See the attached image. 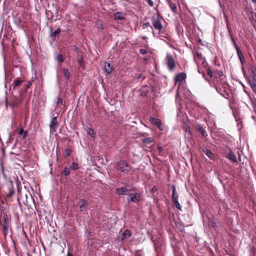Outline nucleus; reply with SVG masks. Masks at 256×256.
<instances>
[{"mask_svg":"<svg viewBox=\"0 0 256 256\" xmlns=\"http://www.w3.org/2000/svg\"><path fill=\"white\" fill-rule=\"evenodd\" d=\"M163 20V18L159 14H154L151 18L153 30L158 31V34L164 32V28L162 23Z\"/></svg>","mask_w":256,"mask_h":256,"instance_id":"1","label":"nucleus"},{"mask_svg":"<svg viewBox=\"0 0 256 256\" xmlns=\"http://www.w3.org/2000/svg\"><path fill=\"white\" fill-rule=\"evenodd\" d=\"M0 222H4L2 225V232L4 236H6L8 232V227L6 225V221L8 220L7 215L2 209H0Z\"/></svg>","mask_w":256,"mask_h":256,"instance_id":"2","label":"nucleus"},{"mask_svg":"<svg viewBox=\"0 0 256 256\" xmlns=\"http://www.w3.org/2000/svg\"><path fill=\"white\" fill-rule=\"evenodd\" d=\"M165 62L168 69L172 72L176 68V62L173 56L170 54H166Z\"/></svg>","mask_w":256,"mask_h":256,"instance_id":"3","label":"nucleus"},{"mask_svg":"<svg viewBox=\"0 0 256 256\" xmlns=\"http://www.w3.org/2000/svg\"><path fill=\"white\" fill-rule=\"evenodd\" d=\"M116 168L121 172L126 174L130 171V166L126 161L120 160L118 162Z\"/></svg>","mask_w":256,"mask_h":256,"instance_id":"4","label":"nucleus"},{"mask_svg":"<svg viewBox=\"0 0 256 256\" xmlns=\"http://www.w3.org/2000/svg\"><path fill=\"white\" fill-rule=\"evenodd\" d=\"M255 70L256 69L254 68H252V74L248 78V82L250 83L253 91L256 93V80L255 78L256 74L254 72Z\"/></svg>","mask_w":256,"mask_h":256,"instance_id":"5","label":"nucleus"},{"mask_svg":"<svg viewBox=\"0 0 256 256\" xmlns=\"http://www.w3.org/2000/svg\"><path fill=\"white\" fill-rule=\"evenodd\" d=\"M130 198H128L127 200L128 203L130 202L138 203L140 200V194L138 192L134 194H128Z\"/></svg>","mask_w":256,"mask_h":256,"instance_id":"6","label":"nucleus"},{"mask_svg":"<svg viewBox=\"0 0 256 256\" xmlns=\"http://www.w3.org/2000/svg\"><path fill=\"white\" fill-rule=\"evenodd\" d=\"M58 126V117L54 116L50 120V132H56L57 128Z\"/></svg>","mask_w":256,"mask_h":256,"instance_id":"7","label":"nucleus"},{"mask_svg":"<svg viewBox=\"0 0 256 256\" xmlns=\"http://www.w3.org/2000/svg\"><path fill=\"white\" fill-rule=\"evenodd\" d=\"M150 121L152 124L156 126L160 130H163V126L160 119L151 117Z\"/></svg>","mask_w":256,"mask_h":256,"instance_id":"8","label":"nucleus"},{"mask_svg":"<svg viewBox=\"0 0 256 256\" xmlns=\"http://www.w3.org/2000/svg\"><path fill=\"white\" fill-rule=\"evenodd\" d=\"M186 75L184 72H180L176 75L174 80L176 83L182 82L186 79Z\"/></svg>","mask_w":256,"mask_h":256,"instance_id":"9","label":"nucleus"},{"mask_svg":"<svg viewBox=\"0 0 256 256\" xmlns=\"http://www.w3.org/2000/svg\"><path fill=\"white\" fill-rule=\"evenodd\" d=\"M232 42H234V44L235 48L236 50L237 54L238 56V58L241 62L242 63H243L245 61V59L244 58V56H243V54L240 50V48L238 47V46L236 45V42L234 40L233 38H232Z\"/></svg>","mask_w":256,"mask_h":256,"instance_id":"10","label":"nucleus"},{"mask_svg":"<svg viewBox=\"0 0 256 256\" xmlns=\"http://www.w3.org/2000/svg\"><path fill=\"white\" fill-rule=\"evenodd\" d=\"M202 152L204 153L207 156H208L210 160H214L215 156L214 154L208 149L206 148H202Z\"/></svg>","mask_w":256,"mask_h":256,"instance_id":"11","label":"nucleus"},{"mask_svg":"<svg viewBox=\"0 0 256 256\" xmlns=\"http://www.w3.org/2000/svg\"><path fill=\"white\" fill-rule=\"evenodd\" d=\"M15 193V190L12 184H10L8 186V192L6 193V198H10Z\"/></svg>","mask_w":256,"mask_h":256,"instance_id":"12","label":"nucleus"},{"mask_svg":"<svg viewBox=\"0 0 256 256\" xmlns=\"http://www.w3.org/2000/svg\"><path fill=\"white\" fill-rule=\"evenodd\" d=\"M126 14L121 12H116L114 14V20H123L126 18Z\"/></svg>","mask_w":256,"mask_h":256,"instance_id":"13","label":"nucleus"},{"mask_svg":"<svg viewBox=\"0 0 256 256\" xmlns=\"http://www.w3.org/2000/svg\"><path fill=\"white\" fill-rule=\"evenodd\" d=\"M128 190L126 188L122 187L117 188L116 192L118 195H128Z\"/></svg>","mask_w":256,"mask_h":256,"instance_id":"14","label":"nucleus"},{"mask_svg":"<svg viewBox=\"0 0 256 256\" xmlns=\"http://www.w3.org/2000/svg\"><path fill=\"white\" fill-rule=\"evenodd\" d=\"M23 80H20L19 78L15 79L12 84V88L16 90L17 87L20 86Z\"/></svg>","mask_w":256,"mask_h":256,"instance_id":"15","label":"nucleus"},{"mask_svg":"<svg viewBox=\"0 0 256 256\" xmlns=\"http://www.w3.org/2000/svg\"><path fill=\"white\" fill-rule=\"evenodd\" d=\"M196 130L200 133V134L206 137L208 136V134L206 130L201 126L200 124H198L196 126Z\"/></svg>","mask_w":256,"mask_h":256,"instance_id":"16","label":"nucleus"},{"mask_svg":"<svg viewBox=\"0 0 256 256\" xmlns=\"http://www.w3.org/2000/svg\"><path fill=\"white\" fill-rule=\"evenodd\" d=\"M142 28L144 30H147L148 32H152L154 34V30H153L152 26L150 24L149 22L143 24Z\"/></svg>","mask_w":256,"mask_h":256,"instance_id":"17","label":"nucleus"},{"mask_svg":"<svg viewBox=\"0 0 256 256\" xmlns=\"http://www.w3.org/2000/svg\"><path fill=\"white\" fill-rule=\"evenodd\" d=\"M132 232L128 230H126L122 234L121 240L129 238L132 236Z\"/></svg>","mask_w":256,"mask_h":256,"instance_id":"18","label":"nucleus"},{"mask_svg":"<svg viewBox=\"0 0 256 256\" xmlns=\"http://www.w3.org/2000/svg\"><path fill=\"white\" fill-rule=\"evenodd\" d=\"M226 158H228L230 160L232 161L233 162H237L235 154L231 150L230 151V152L226 156Z\"/></svg>","mask_w":256,"mask_h":256,"instance_id":"19","label":"nucleus"},{"mask_svg":"<svg viewBox=\"0 0 256 256\" xmlns=\"http://www.w3.org/2000/svg\"><path fill=\"white\" fill-rule=\"evenodd\" d=\"M104 68L106 72L108 74H110L112 70V66L110 63L105 62Z\"/></svg>","mask_w":256,"mask_h":256,"instance_id":"20","label":"nucleus"},{"mask_svg":"<svg viewBox=\"0 0 256 256\" xmlns=\"http://www.w3.org/2000/svg\"><path fill=\"white\" fill-rule=\"evenodd\" d=\"M172 200H178V194L176 192V188L175 186H172Z\"/></svg>","mask_w":256,"mask_h":256,"instance_id":"21","label":"nucleus"},{"mask_svg":"<svg viewBox=\"0 0 256 256\" xmlns=\"http://www.w3.org/2000/svg\"><path fill=\"white\" fill-rule=\"evenodd\" d=\"M170 7L171 10L174 13L176 12L177 6L176 3L172 2H168Z\"/></svg>","mask_w":256,"mask_h":256,"instance_id":"22","label":"nucleus"},{"mask_svg":"<svg viewBox=\"0 0 256 256\" xmlns=\"http://www.w3.org/2000/svg\"><path fill=\"white\" fill-rule=\"evenodd\" d=\"M154 138L152 137L145 138L142 139V142L146 144H150L154 142Z\"/></svg>","mask_w":256,"mask_h":256,"instance_id":"23","label":"nucleus"},{"mask_svg":"<svg viewBox=\"0 0 256 256\" xmlns=\"http://www.w3.org/2000/svg\"><path fill=\"white\" fill-rule=\"evenodd\" d=\"M60 29L58 28L56 30L52 32L51 36L53 38H56L60 34Z\"/></svg>","mask_w":256,"mask_h":256,"instance_id":"24","label":"nucleus"},{"mask_svg":"<svg viewBox=\"0 0 256 256\" xmlns=\"http://www.w3.org/2000/svg\"><path fill=\"white\" fill-rule=\"evenodd\" d=\"M63 74L66 80H68L70 78V73L67 69L64 68L63 70Z\"/></svg>","mask_w":256,"mask_h":256,"instance_id":"25","label":"nucleus"},{"mask_svg":"<svg viewBox=\"0 0 256 256\" xmlns=\"http://www.w3.org/2000/svg\"><path fill=\"white\" fill-rule=\"evenodd\" d=\"M18 134L20 136H22L23 138H25L27 134V132H24L23 128H21L18 132Z\"/></svg>","mask_w":256,"mask_h":256,"instance_id":"26","label":"nucleus"},{"mask_svg":"<svg viewBox=\"0 0 256 256\" xmlns=\"http://www.w3.org/2000/svg\"><path fill=\"white\" fill-rule=\"evenodd\" d=\"M88 133L90 136L92 138H95L96 132L92 128H90L88 131Z\"/></svg>","mask_w":256,"mask_h":256,"instance_id":"27","label":"nucleus"},{"mask_svg":"<svg viewBox=\"0 0 256 256\" xmlns=\"http://www.w3.org/2000/svg\"><path fill=\"white\" fill-rule=\"evenodd\" d=\"M172 202H174L175 206L178 210H182V206L178 202V200H172Z\"/></svg>","mask_w":256,"mask_h":256,"instance_id":"28","label":"nucleus"},{"mask_svg":"<svg viewBox=\"0 0 256 256\" xmlns=\"http://www.w3.org/2000/svg\"><path fill=\"white\" fill-rule=\"evenodd\" d=\"M134 78H136L138 80L141 79L142 80L145 78V76L142 74L140 73L135 75Z\"/></svg>","mask_w":256,"mask_h":256,"instance_id":"29","label":"nucleus"},{"mask_svg":"<svg viewBox=\"0 0 256 256\" xmlns=\"http://www.w3.org/2000/svg\"><path fill=\"white\" fill-rule=\"evenodd\" d=\"M56 60L58 62H62L64 61V58L62 55L60 54L57 55L56 57Z\"/></svg>","mask_w":256,"mask_h":256,"instance_id":"30","label":"nucleus"},{"mask_svg":"<svg viewBox=\"0 0 256 256\" xmlns=\"http://www.w3.org/2000/svg\"><path fill=\"white\" fill-rule=\"evenodd\" d=\"M88 202L84 199H80L79 201V206H86Z\"/></svg>","mask_w":256,"mask_h":256,"instance_id":"31","label":"nucleus"},{"mask_svg":"<svg viewBox=\"0 0 256 256\" xmlns=\"http://www.w3.org/2000/svg\"><path fill=\"white\" fill-rule=\"evenodd\" d=\"M72 152V150L70 148H66L65 150V152L64 154V156L65 158H67L68 156Z\"/></svg>","mask_w":256,"mask_h":256,"instance_id":"32","label":"nucleus"},{"mask_svg":"<svg viewBox=\"0 0 256 256\" xmlns=\"http://www.w3.org/2000/svg\"><path fill=\"white\" fill-rule=\"evenodd\" d=\"M70 169L75 170L78 168V164L73 162L70 166Z\"/></svg>","mask_w":256,"mask_h":256,"instance_id":"33","label":"nucleus"},{"mask_svg":"<svg viewBox=\"0 0 256 256\" xmlns=\"http://www.w3.org/2000/svg\"><path fill=\"white\" fill-rule=\"evenodd\" d=\"M62 173L65 176H67L69 175L70 174V168H66L64 169Z\"/></svg>","mask_w":256,"mask_h":256,"instance_id":"34","label":"nucleus"},{"mask_svg":"<svg viewBox=\"0 0 256 256\" xmlns=\"http://www.w3.org/2000/svg\"><path fill=\"white\" fill-rule=\"evenodd\" d=\"M250 98V100H251V104H252V106L253 108V110H254V112H256V104L255 102L252 98L251 97Z\"/></svg>","mask_w":256,"mask_h":256,"instance_id":"35","label":"nucleus"},{"mask_svg":"<svg viewBox=\"0 0 256 256\" xmlns=\"http://www.w3.org/2000/svg\"><path fill=\"white\" fill-rule=\"evenodd\" d=\"M46 14L48 19H51L52 18V14L50 10H46Z\"/></svg>","mask_w":256,"mask_h":256,"instance_id":"36","label":"nucleus"},{"mask_svg":"<svg viewBox=\"0 0 256 256\" xmlns=\"http://www.w3.org/2000/svg\"><path fill=\"white\" fill-rule=\"evenodd\" d=\"M32 82L28 81L26 84H25V88H24V91L26 92L28 89L30 88V86H32Z\"/></svg>","mask_w":256,"mask_h":256,"instance_id":"37","label":"nucleus"},{"mask_svg":"<svg viewBox=\"0 0 256 256\" xmlns=\"http://www.w3.org/2000/svg\"><path fill=\"white\" fill-rule=\"evenodd\" d=\"M207 74H208L210 77L212 78V70H211V69L210 68H208V69H207Z\"/></svg>","mask_w":256,"mask_h":256,"instance_id":"38","label":"nucleus"},{"mask_svg":"<svg viewBox=\"0 0 256 256\" xmlns=\"http://www.w3.org/2000/svg\"><path fill=\"white\" fill-rule=\"evenodd\" d=\"M186 132H187L190 136H192V133L190 130V127L186 126L185 130Z\"/></svg>","mask_w":256,"mask_h":256,"instance_id":"39","label":"nucleus"},{"mask_svg":"<svg viewBox=\"0 0 256 256\" xmlns=\"http://www.w3.org/2000/svg\"><path fill=\"white\" fill-rule=\"evenodd\" d=\"M140 52L142 54H145L147 53V50L144 48H141L140 50Z\"/></svg>","mask_w":256,"mask_h":256,"instance_id":"40","label":"nucleus"},{"mask_svg":"<svg viewBox=\"0 0 256 256\" xmlns=\"http://www.w3.org/2000/svg\"><path fill=\"white\" fill-rule=\"evenodd\" d=\"M56 103H57L58 105L62 104V98L58 97V102H57Z\"/></svg>","mask_w":256,"mask_h":256,"instance_id":"41","label":"nucleus"},{"mask_svg":"<svg viewBox=\"0 0 256 256\" xmlns=\"http://www.w3.org/2000/svg\"><path fill=\"white\" fill-rule=\"evenodd\" d=\"M78 62L80 66L83 67V65H84L83 58H81L80 60H79L78 61Z\"/></svg>","mask_w":256,"mask_h":256,"instance_id":"42","label":"nucleus"},{"mask_svg":"<svg viewBox=\"0 0 256 256\" xmlns=\"http://www.w3.org/2000/svg\"><path fill=\"white\" fill-rule=\"evenodd\" d=\"M86 210V206H80V211L83 212Z\"/></svg>","mask_w":256,"mask_h":256,"instance_id":"43","label":"nucleus"},{"mask_svg":"<svg viewBox=\"0 0 256 256\" xmlns=\"http://www.w3.org/2000/svg\"><path fill=\"white\" fill-rule=\"evenodd\" d=\"M140 95L142 96H147V92L146 91H142L140 92Z\"/></svg>","mask_w":256,"mask_h":256,"instance_id":"44","label":"nucleus"},{"mask_svg":"<svg viewBox=\"0 0 256 256\" xmlns=\"http://www.w3.org/2000/svg\"><path fill=\"white\" fill-rule=\"evenodd\" d=\"M215 88H216V91H217L218 93H220L222 96H224V94H223L222 93H221V92H220V91H221V90H221V88H218V87H216V86H215Z\"/></svg>","mask_w":256,"mask_h":256,"instance_id":"45","label":"nucleus"},{"mask_svg":"<svg viewBox=\"0 0 256 256\" xmlns=\"http://www.w3.org/2000/svg\"><path fill=\"white\" fill-rule=\"evenodd\" d=\"M98 28L100 30H104V26L102 24H100V26H98Z\"/></svg>","mask_w":256,"mask_h":256,"instance_id":"46","label":"nucleus"},{"mask_svg":"<svg viewBox=\"0 0 256 256\" xmlns=\"http://www.w3.org/2000/svg\"><path fill=\"white\" fill-rule=\"evenodd\" d=\"M1 170H2V172L4 176L5 175V173H4V167L3 166V164H2V163L1 164Z\"/></svg>","mask_w":256,"mask_h":256,"instance_id":"47","label":"nucleus"},{"mask_svg":"<svg viewBox=\"0 0 256 256\" xmlns=\"http://www.w3.org/2000/svg\"><path fill=\"white\" fill-rule=\"evenodd\" d=\"M18 104V103H16V104L12 103V104H10V105L11 106H12V107H14V106H17Z\"/></svg>","mask_w":256,"mask_h":256,"instance_id":"48","label":"nucleus"},{"mask_svg":"<svg viewBox=\"0 0 256 256\" xmlns=\"http://www.w3.org/2000/svg\"><path fill=\"white\" fill-rule=\"evenodd\" d=\"M67 256H74L72 255V254H71V253H70V252H68V253Z\"/></svg>","mask_w":256,"mask_h":256,"instance_id":"49","label":"nucleus"},{"mask_svg":"<svg viewBox=\"0 0 256 256\" xmlns=\"http://www.w3.org/2000/svg\"><path fill=\"white\" fill-rule=\"evenodd\" d=\"M242 156H240V154H239L238 160H242Z\"/></svg>","mask_w":256,"mask_h":256,"instance_id":"50","label":"nucleus"},{"mask_svg":"<svg viewBox=\"0 0 256 256\" xmlns=\"http://www.w3.org/2000/svg\"><path fill=\"white\" fill-rule=\"evenodd\" d=\"M196 56H197L198 57H200V56H202V54H198V53H196Z\"/></svg>","mask_w":256,"mask_h":256,"instance_id":"51","label":"nucleus"},{"mask_svg":"<svg viewBox=\"0 0 256 256\" xmlns=\"http://www.w3.org/2000/svg\"><path fill=\"white\" fill-rule=\"evenodd\" d=\"M222 72H219V76H222Z\"/></svg>","mask_w":256,"mask_h":256,"instance_id":"52","label":"nucleus"},{"mask_svg":"<svg viewBox=\"0 0 256 256\" xmlns=\"http://www.w3.org/2000/svg\"><path fill=\"white\" fill-rule=\"evenodd\" d=\"M158 150H162V148H161L160 147L158 148Z\"/></svg>","mask_w":256,"mask_h":256,"instance_id":"53","label":"nucleus"},{"mask_svg":"<svg viewBox=\"0 0 256 256\" xmlns=\"http://www.w3.org/2000/svg\"><path fill=\"white\" fill-rule=\"evenodd\" d=\"M253 2H256V0H252Z\"/></svg>","mask_w":256,"mask_h":256,"instance_id":"54","label":"nucleus"},{"mask_svg":"<svg viewBox=\"0 0 256 256\" xmlns=\"http://www.w3.org/2000/svg\"><path fill=\"white\" fill-rule=\"evenodd\" d=\"M6 105L7 106L8 105V102H7V100H6Z\"/></svg>","mask_w":256,"mask_h":256,"instance_id":"55","label":"nucleus"},{"mask_svg":"<svg viewBox=\"0 0 256 256\" xmlns=\"http://www.w3.org/2000/svg\"><path fill=\"white\" fill-rule=\"evenodd\" d=\"M252 18L254 19V20H254V16H252Z\"/></svg>","mask_w":256,"mask_h":256,"instance_id":"56","label":"nucleus"},{"mask_svg":"<svg viewBox=\"0 0 256 256\" xmlns=\"http://www.w3.org/2000/svg\"><path fill=\"white\" fill-rule=\"evenodd\" d=\"M214 224H212V227H214Z\"/></svg>","mask_w":256,"mask_h":256,"instance_id":"57","label":"nucleus"},{"mask_svg":"<svg viewBox=\"0 0 256 256\" xmlns=\"http://www.w3.org/2000/svg\"><path fill=\"white\" fill-rule=\"evenodd\" d=\"M214 224H212V227H214Z\"/></svg>","mask_w":256,"mask_h":256,"instance_id":"58","label":"nucleus"}]
</instances>
